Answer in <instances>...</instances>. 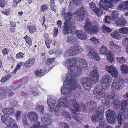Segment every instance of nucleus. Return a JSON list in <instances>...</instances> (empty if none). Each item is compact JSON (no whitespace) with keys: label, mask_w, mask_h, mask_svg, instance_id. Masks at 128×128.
<instances>
[{"label":"nucleus","mask_w":128,"mask_h":128,"mask_svg":"<svg viewBox=\"0 0 128 128\" xmlns=\"http://www.w3.org/2000/svg\"><path fill=\"white\" fill-rule=\"evenodd\" d=\"M77 58L73 57L67 60L65 62V66L68 67V71L71 72V77L68 80H67L66 87L63 86L61 88L62 94L66 96H70L72 91L75 90L76 93L74 95L75 96L79 97L80 96V93L82 92V89L80 84L77 82V76L81 74L82 71L78 68L77 64Z\"/></svg>","instance_id":"1"},{"label":"nucleus","mask_w":128,"mask_h":128,"mask_svg":"<svg viewBox=\"0 0 128 128\" xmlns=\"http://www.w3.org/2000/svg\"><path fill=\"white\" fill-rule=\"evenodd\" d=\"M62 107L65 108H69L73 113L72 115V118L77 122H79L80 118L78 116V115L76 114V112H78L79 108L78 104L77 103L76 101L73 99L68 100H67L66 98L61 97L60 98L59 102L54 109L56 114H57V112L60 110V108Z\"/></svg>","instance_id":"2"},{"label":"nucleus","mask_w":128,"mask_h":128,"mask_svg":"<svg viewBox=\"0 0 128 128\" xmlns=\"http://www.w3.org/2000/svg\"><path fill=\"white\" fill-rule=\"evenodd\" d=\"M126 82L122 79L118 78L114 80L112 83L111 88L112 91L110 92L108 94V97L112 104L117 106L118 99L116 97L114 90H119L124 87Z\"/></svg>","instance_id":"3"},{"label":"nucleus","mask_w":128,"mask_h":128,"mask_svg":"<svg viewBox=\"0 0 128 128\" xmlns=\"http://www.w3.org/2000/svg\"><path fill=\"white\" fill-rule=\"evenodd\" d=\"M99 76L98 70H94L90 73L89 78L87 77L82 78L81 80V83L85 90H89L92 87L93 82L94 83V82H96L98 81Z\"/></svg>","instance_id":"4"},{"label":"nucleus","mask_w":128,"mask_h":128,"mask_svg":"<svg viewBox=\"0 0 128 128\" xmlns=\"http://www.w3.org/2000/svg\"><path fill=\"white\" fill-rule=\"evenodd\" d=\"M64 17L66 19L64 22L63 32L64 34H68L70 32L72 33V30L75 28V21L71 20L72 15L70 12H64L63 14Z\"/></svg>","instance_id":"5"},{"label":"nucleus","mask_w":128,"mask_h":128,"mask_svg":"<svg viewBox=\"0 0 128 128\" xmlns=\"http://www.w3.org/2000/svg\"><path fill=\"white\" fill-rule=\"evenodd\" d=\"M84 28L85 31L90 34H97L100 30L99 25L96 21L86 22Z\"/></svg>","instance_id":"6"},{"label":"nucleus","mask_w":128,"mask_h":128,"mask_svg":"<svg viewBox=\"0 0 128 128\" xmlns=\"http://www.w3.org/2000/svg\"><path fill=\"white\" fill-rule=\"evenodd\" d=\"M120 0H100L99 3V6L101 9L108 10L109 8H111L113 6L112 2L116 3Z\"/></svg>","instance_id":"7"},{"label":"nucleus","mask_w":128,"mask_h":128,"mask_svg":"<svg viewBox=\"0 0 128 128\" xmlns=\"http://www.w3.org/2000/svg\"><path fill=\"white\" fill-rule=\"evenodd\" d=\"M94 94L96 96L98 100H103L102 98H105V91L98 86H96L94 90Z\"/></svg>","instance_id":"8"},{"label":"nucleus","mask_w":128,"mask_h":128,"mask_svg":"<svg viewBox=\"0 0 128 128\" xmlns=\"http://www.w3.org/2000/svg\"><path fill=\"white\" fill-rule=\"evenodd\" d=\"M111 79L110 76L106 74L103 76L100 80L101 86L104 90L107 89L110 86L109 84Z\"/></svg>","instance_id":"9"},{"label":"nucleus","mask_w":128,"mask_h":128,"mask_svg":"<svg viewBox=\"0 0 128 128\" xmlns=\"http://www.w3.org/2000/svg\"><path fill=\"white\" fill-rule=\"evenodd\" d=\"M116 114L113 110L109 109L106 113L107 119L109 123L112 124L115 123L116 122Z\"/></svg>","instance_id":"10"},{"label":"nucleus","mask_w":128,"mask_h":128,"mask_svg":"<svg viewBox=\"0 0 128 128\" xmlns=\"http://www.w3.org/2000/svg\"><path fill=\"white\" fill-rule=\"evenodd\" d=\"M83 49L80 46L75 45L72 46L68 50V54L70 56H74L83 51Z\"/></svg>","instance_id":"11"},{"label":"nucleus","mask_w":128,"mask_h":128,"mask_svg":"<svg viewBox=\"0 0 128 128\" xmlns=\"http://www.w3.org/2000/svg\"><path fill=\"white\" fill-rule=\"evenodd\" d=\"M94 113L92 118V120L95 122H98L101 119H102L103 116L101 114L100 110H96L94 111Z\"/></svg>","instance_id":"12"},{"label":"nucleus","mask_w":128,"mask_h":128,"mask_svg":"<svg viewBox=\"0 0 128 128\" xmlns=\"http://www.w3.org/2000/svg\"><path fill=\"white\" fill-rule=\"evenodd\" d=\"M106 69L113 77L116 78L118 76V72L116 68L113 66H107L106 67Z\"/></svg>","instance_id":"13"},{"label":"nucleus","mask_w":128,"mask_h":128,"mask_svg":"<svg viewBox=\"0 0 128 128\" xmlns=\"http://www.w3.org/2000/svg\"><path fill=\"white\" fill-rule=\"evenodd\" d=\"M77 62L79 64L78 68L81 69H86L88 66V63L86 60L83 58H77Z\"/></svg>","instance_id":"14"},{"label":"nucleus","mask_w":128,"mask_h":128,"mask_svg":"<svg viewBox=\"0 0 128 128\" xmlns=\"http://www.w3.org/2000/svg\"><path fill=\"white\" fill-rule=\"evenodd\" d=\"M88 47L89 51L88 54V56L91 58L94 59L98 61L99 60H100V58L98 54L95 52L91 46H88Z\"/></svg>","instance_id":"15"},{"label":"nucleus","mask_w":128,"mask_h":128,"mask_svg":"<svg viewBox=\"0 0 128 128\" xmlns=\"http://www.w3.org/2000/svg\"><path fill=\"white\" fill-rule=\"evenodd\" d=\"M86 106L88 109L91 112L96 110H99L97 108L96 102L94 101L91 100L88 102L86 103Z\"/></svg>","instance_id":"16"},{"label":"nucleus","mask_w":128,"mask_h":128,"mask_svg":"<svg viewBox=\"0 0 128 128\" xmlns=\"http://www.w3.org/2000/svg\"><path fill=\"white\" fill-rule=\"evenodd\" d=\"M26 116L28 118L30 122H34L36 121L38 119V116L36 112L33 111L28 112Z\"/></svg>","instance_id":"17"},{"label":"nucleus","mask_w":128,"mask_h":128,"mask_svg":"<svg viewBox=\"0 0 128 128\" xmlns=\"http://www.w3.org/2000/svg\"><path fill=\"white\" fill-rule=\"evenodd\" d=\"M89 6L92 10L98 16L102 14L103 11L100 8H96L95 4L93 2H91L89 4Z\"/></svg>","instance_id":"18"},{"label":"nucleus","mask_w":128,"mask_h":128,"mask_svg":"<svg viewBox=\"0 0 128 128\" xmlns=\"http://www.w3.org/2000/svg\"><path fill=\"white\" fill-rule=\"evenodd\" d=\"M75 34L78 38L81 40H86L87 38V35L82 30H76L75 32Z\"/></svg>","instance_id":"19"},{"label":"nucleus","mask_w":128,"mask_h":128,"mask_svg":"<svg viewBox=\"0 0 128 128\" xmlns=\"http://www.w3.org/2000/svg\"><path fill=\"white\" fill-rule=\"evenodd\" d=\"M110 47L114 52H120L121 51V48L118 45L114 44L113 41H111L110 44Z\"/></svg>","instance_id":"20"},{"label":"nucleus","mask_w":128,"mask_h":128,"mask_svg":"<svg viewBox=\"0 0 128 128\" xmlns=\"http://www.w3.org/2000/svg\"><path fill=\"white\" fill-rule=\"evenodd\" d=\"M2 112L4 114L10 116H12L14 114L15 112L14 109L13 108H3Z\"/></svg>","instance_id":"21"},{"label":"nucleus","mask_w":128,"mask_h":128,"mask_svg":"<svg viewBox=\"0 0 128 128\" xmlns=\"http://www.w3.org/2000/svg\"><path fill=\"white\" fill-rule=\"evenodd\" d=\"M115 22V24L117 26L121 27L126 24V20L123 18H118Z\"/></svg>","instance_id":"22"},{"label":"nucleus","mask_w":128,"mask_h":128,"mask_svg":"<svg viewBox=\"0 0 128 128\" xmlns=\"http://www.w3.org/2000/svg\"><path fill=\"white\" fill-rule=\"evenodd\" d=\"M86 11L84 10V8H81L78 12L77 13L78 16L77 18L78 20L79 21L82 20H84V18L85 13Z\"/></svg>","instance_id":"23"},{"label":"nucleus","mask_w":128,"mask_h":128,"mask_svg":"<svg viewBox=\"0 0 128 128\" xmlns=\"http://www.w3.org/2000/svg\"><path fill=\"white\" fill-rule=\"evenodd\" d=\"M46 71L45 69H38L36 70L34 72V73L37 77H41L45 75Z\"/></svg>","instance_id":"24"},{"label":"nucleus","mask_w":128,"mask_h":128,"mask_svg":"<svg viewBox=\"0 0 128 128\" xmlns=\"http://www.w3.org/2000/svg\"><path fill=\"white\" fill-rule=\"evenodd\" d=\"M118 8L120 10H128V1L122 2V4L118 5Z\"/></svg>","instance_id":"25"},{"label":"nucleus","mask_w":128,"mask_h":128,"mask_svg":"<svg viewBox=\"0 0 128 128\" xmlns=\"http://www.w3.org/2000/svg\"><path fill=\"white\" fill-rule=\"evenodd\" d=\"M35 62V59L33 58H31L28 60L24 64V65L27 68L29 67L32 66Z\"/></svg>","instance_id":"26"},{"label":"nucleus","mask_w":128,"mask_h":128,"mask_svg":"<svg viewBox=\"0 0 128 128\" xmlns=\"http://www.w3.org/2000/svg\"><path fill=\"white\" fill-rule=\"evenodd\" d=\"M52 98H49L47 99V103L49 107V110L52 112L54 111V108L55 107V104L54 103L51 102Z\"/></svg>","instance_id":"27"},{"label":"nucleus","mask_w":128,"mask_h":128,"mask_svg":"<svg viewBox=\"0 0 128 128\" xmlns=\"http://www.w3.org/2000/svg\"><path fill=\"white\" fill-rule=\"evenodd\" d=\"M26 80L25 79L23 78L22 79L20 82L14 84L13 85V88L15 90L18 89L23 85L26 82Z\"/></svg>","instance_id":"28"},{"label":"nucleus","mask_w":128,"mask_h":128,"mask_svg":"<svg viewBox=\"0 0 128 128\" xmlns=\"http://www.w3.org/2000/svg\"><path fill=\"white\" fill-rule=\"evenodd\" d=\"M120 34L119 31L115 30L111 33L110 35L112 38L119 40L121 38Z\"/></svg>","instance_id":"29"},{"label":"nucleus","mask_w":128,"mask_h":128,"mask_svg":"<svg viewBox=\"0 0 128 128\" xmlns=\"http://www.w3.org/2000/svg\"><path fill=\"white\" fill-rule=\"evenodd\" d=\"M106 55L107 56V60L109 62L111 63L114 61V58L113 57L114 54L112 53L111 51H108L107 55Z\"/></svg>","instance_id":"30"},{"label":"nucleus","mask_w":128,"mask_h":128,"mask_svg":"<svg viewBox=\"0 0 128 128\" xmlns=\"http://www.w3.org/2000/svg\"><path fill=\"white\" fill-rule=\"evenodd\" d=\"M29 33L32 34L36 32V26L34 24L30 25L27 27Z\"/></svg>","instance_id":"31"},{"label":"nucleus","mask_w":128,"mask_h":128,"mask_svg":"<svg viewBox=\"0 0 128 128\" xmlns=\"http://www.w3.org/2000/svg\"><path fill=\"white\" fill-rule=\"evenodd\" d=\"M42 120L43 122L48 125L50 126L51 124V120L49 118H46L44 116H44H42Z\"/></svg>","instance_id":"32"},{"label":"nucleus","mask_w":128,"mask_h":128,"mask_svg":"<svg viewBox=\"0 0 128 128\" xmlns=\"http://www.w3.org/2000/svg\"><path fill=\"white\" fill-rule=\"evenodd\" d=\"M120 70L122 71V72L125 74H127L128 73V66H126V65H124L122 64L121 66Z\"/></svg>","instance_id":"33"},{"label":"nucleus","mask_w":128,"mask_h":128,"mask_svg":"<svg viewBox=\"0 0 128 128\" xmlns=\"http://www.w3.org/2000/svg\"><path fill=\"white\" fill-rule=\"evenodd\" d=\"M23 38L28 45L30 46L32 45V40L31 38L28 36L26 35V36L24 37Z\"/></svg>","instance_id":"34"},{"label":"nucleus","mask_w":128,"mask_h":128,"mask_svg":"<svg viewBox=\"0 0 128 128\" xmlns=\"http://www.w3.org/2000/svg\"><path fill=\"white\" fill-rule=\"evenodd\" d=\"M107 48L104 46H102L100 48V52L102 54L105 55L108 54Z\"/></svg>","instance_id":"35"},{"label":"nucleus","mask_w":128,"mask_h":128,"mask_svg":"<svg viewBox=\"0 0 128 128\" xmlns=\"http://www.w3.org/2000/svg\"><path fill=\"white\" fill-rule=\"evenodd\" d=\"M50 6L51 9L55 12H56V6L54 0H50Z\"/></svg>","instance_id":"36"},{"label":"nucleus","mask_w":128,"mask_h":128,"mask_svg":"<svg viewBox=\"0 0 128 128\" xmlns=\"http://www.w3.org/2000/svg\"><path fill=\"white\" fill-rule=\"evenodd\" d=\"M67 42L70 44H74L76 42V39L73 36H69L68 37Z\"/></svg>","instance_id":"37"},{"label":"nucleus","mask_w":128,"mask_h":128,"mask_svg":"<svg viewBox=\"0 0 128 128\" xmlns=\"http://www.w3.org/2000/svg\"><path fill=\"white\" fill-rule=\"evenodd\" d=\"M11 77L10 74H7L2 77L0 80V82L2 83L6 82Z\"/></svg>","instance_id":"38"},{"label":"nucleus","mask_w":128,"mask_h":128,"mask_svg":"<svg viewBox=\"0 0 128 128\" xmlns=\"http://www.w3.org/2000/svg\"><path fill=\"white\" fill-rule=\"evenodd\" d=\"M102 30L104 32L110 33L112 31L111 29L106 26L105 24L103 25Z\"/></svg>","instance_id":"39"},{"label":"nucleus","mask_w":128,"mask_h":128,"mask_svg":"<svg viewBox=\"0 0 128 128\" xmlns=\"http://www.w3.org/2000/svg\"><path fill=\"white\" fill-rule=\"evenodd\" d=\"M112 17L113 20H115L118 16V12L116 10L113 11L112 12Z\"/></svg>","instance_id":"40"},{"label":"nucleus","mask_w":128,"mask_h":128,"mask_svg":"<svg viewBox=\"0 0 128 128\" xmlns=\"http://www.w3.org/2000/svg\"><path fill=\"white\" fill-rule=\"evenodd\" d=\"M116 60L117 62L122 64L125 63L126 61V58L123 56H122L121 57H117Z\"/></svg>","instance_id":"41"},{"label":"nucleus","mask_w":128,"mask_h":128,"mask_svg":"<svg viewBox=\"0 0 128 128\" xmlns=\"http://www.w3.org/2000/svg\"><path fill=\"white\" fill-rule=\"evenodd\" d=\"M36 109L42 114H43L44 112V108L42 105H37L36 106Z\"/></svg>","instance_id":"42"},{"label":"nucleus","mask_w":128,"mask_h":128,"mask_svg":"<svg viewBox=\"0 0 128 128\" xmlns=\"http://www.w3.org/2000/svg\"><path fill=\"white\" fill-rule=\"evenodd\" d=\"M58 126L59 128H70V126L68 124L63 122L59 123Z\"/></svg>","instance_id":"43"},{"label":"nucleus","mask_w":128,"mask_h":128,"mask_svg":"<svg viewBox=\"0 0 128 128\" xmlns=\"http://www.w3.org/2000/svg\"><path fill=\"white\" fill-rule=\"evenodd\" d=\"M8 117L5 115L1 116V120L2 122L5 124H6L8 122Z\"/></svg>","instance_id":"44"},{"label":"nucleus","mask_w":128,"mask_h":128,"mask_svg":"<svg viewBox=\"0 0 128 128\" xmlns=\"http://www.w3.org/2000/svg\"><path fill=\"white\" fill-rule=\"evenodd\" d=\"M90 42H92L96 45L98 44L100 42L99 40L94 37L90 38Z\"/></svg>","instance_id":"45"},{"label":"nucleus","mask_w":128,"mask_h":128,"mask_svg":"<svg viewBox=\"0 0 128 128\" xmlns=\"http://www.w3.org/2000/svg\"><path fill=\"white\" fill-rule=\"evenodd\" d=\"M120 33L126 34L128 32V28L127 27H122L119 30Z\"/></svg>","instance_id":"46"},{"label":"nucleus","mask_w":128,"mask_h":128,"mask_svg":"<svg viewBox=\"0 0 128 128\" xmlns=\"http://www.w3.org/2000/svg\"><path fill=\"white\" fill-rule=\"evenodd\" d=\"M55 60L54 58H49L46 60L45 63L46 64L50 65Z\"/></svg>","instance_id":"47"},{"label":"nucleus","mask_w":128,"mask_h":128,"mask_svg":"<svg viewBox=\"0 0 128 128\" xmlns=\"http://www.w3.org/2000/svg\"><path fill=\"white\" fill-rule=\"evenodd\" d=\"M48 9V6L46 4H42L40 7V10L41 12L46 11Z\"/></svg>","instance_id":"48"},{"label":"nucleus","mask_w":128,"mask_h":128,"mask_svg":"<svg viewBox=\"0 0 128 128\" xmlns=\"http://www.w3.org/2000/svg\"><path fill=\"white\" fill-rule=\"evenodd\" d=\"M102 119H101L100 121L99 124L100 126L102 128H104L106 126V123L105 122L104 120L103 117Z\"/></svg>","instance_id":"49"},{"label":"nucleus","mask_w":128,"mask_h":128,"mask_svg":"<svg viewBox=\"0 0 128 128\" xmlns=\"http://www.w3.org/2000/svg\"><path fill=\"white\" fill-rule=\"evenodd\" d=\"M52 42V40L51 39H50L47 38L45 40V44L48 48H50V45L51 44Z\"/></svg>","instance_id":"50"},{"label":"nucleus","mask_w":128,"mask_h":128,"mask_svg":"<svg viewBox=\"0 0 128 128\" xmlns=\"http://www.w3.org/2000/svg\"><path fill=\"white\" fill-rule=\"evenodd\" d=\"M32 94L34 96H37L39 94V92L36 87L33 88L32 90Z\"/></svg>","instance_id":"51"},{"label":"nucleus","mask_w":128,"mask_h":128,"mask_svg":"<svg viewBox=\"0 0 128 128\" xmlns=\"http://www.w3.org/2000/svg\"><path fill=\"white\" fill-rule=\"evenodd\" d=\"M110 102H109L108 101L105 100V101L103 103V106L104 108H107L110 106Z\"/></svg>","instance_id":"52"},{"label":"nucleus","mask_w":128,"mask_h":128,"mask_svg":"<svg viewBox=\"0 0 128 128\" xmlns=\"http://www.w3.org/2000/svg\"><path fill=\"white\" fill-rule=\"evenodd\" d=\"M24 53L22 52H19L17 53L16 56V58L17 59H20L23 58L24 57Z\"/></svg>","instance_id":"53"},{"label":"nucleus","mask_w":128,"mask_h":128,"mask_svg":"<svg viewBox=\"0 0 128 128\" xmlns=\"http://www.w3.org/2000/svg\"><path fill=\"white\" fill-rule=\"evenodd\" d=\"M22 122L23 124L26 126H28L29 124L28 123L26 116H25L24 118H22Z\"/></svg>","instance_id":"54"},{"label":"nucleus","mask_w":128,"mask_h":128,"mask_svg":"<svg viewBox=\"0 0 128 128\" xmlns=\"http://www.w3.org/2000/svg\"><path fill=\"white\" fill-rule=\"evenodd\" d=\"M64 117L66 119L69 120L71 118V116L70 114L68 112H64Z\"/></svg>","instance_id":"55"},{"label":"nucleus","mask_w":128,"mask_h":128,"mask_svg":"<svg viewBox=\"0 0 128 128\" xmlns=\"http://www.w3.org/2000/svg\"><path fill=\"white\" fill-rule=\"evenodd\" d=\"M21 112L20 111L16 112L15 114V116L17 120H20L21 117Z\"/></svg>","instance_id":"56"},{"label":"nucleus","mask_w":128,"mask_h":128,"mask_svg":"<svg viewBox=\"0 0 128 128\" xmlns=\"http://www.w3.org/2000/svg\"><path fill=\"white\" fill-rule=\"evenodd\" d=\"M122 43L124 46L128 47V38H124L123 39Z\"/></svg>","instance_id":"57"},{"label":"nucleus","mask_w":128,"mask_h":128,"mask_svg":"<svg viewBox=\"0 0 128 128\" xmlns=\"http://www.w3.org/2000/svg\"><path fill=\"white\" fill-rule=\"evenodd\" d=\"M111 18L110 16H106L105 18L106 23L109 24L110 22Z\"/></svg>","instance_id":"58"},{"label":"nucleus","mask_w":128,"mask_h":128,"mask_svg":"<svg viewBox=\"0 0 128 128\" xmlns=\"http://www.w3.org/2000/svg\"><path fill=\"white\" fill-rule=\"evenodd\" d=\"M21 96H22L24 98H26L28 97V93L25 92H22L20 94Z\"/></svg>","instance_id":"59"},{"label":"nucleus","mask_w":128,"mask_h":128,"mask_svg":"<svg viewBox=\"0 0 128 128\" xmlns=\"http://www.w3.org/2000/svg\"><path fill=\"white\" fill-rule=\"evenodd\" d=\"M40 123L38 122L35 124H33L30 128H38L40 126Z\"/></svg>","instance_id":"60"},{"label":"nucleus","mask_w":128,"mask_h":128,"mask_svg":"<svg viewBox=\"0 0 128 128\" xmlns=\"http://www.w3.org/2000/svg\"><path fill=\"white\" fill-rule=\"evenodd\" d=\"M54 36H57L58 32V28L56 27H54Z\"/></svg>","instance_id":"61"},{"label":"nucleus","mask_w":128,"mask_h":128,"mask_svg":"<svg viewBox=\"0 0 128 128\" xmlns=\"http://www.w3.org/2000/svg\"><path fill=\"white\" fill-rule=\"evenodd\" d=\"M2 12L6 15H9L10 14V10H6L4 11H2Z\"/></svg>","instance_id":"62"},{"label":"nucleus","mask_w":128,"mask_h":128,"mask_svg":"<svg viewBox=\"0 0 128 128\" xmlns=\"http://www.w3.org/2000/svg\"><path fill=\"white\" fill-rule=\"evenodd\" d=\"M5 5V0H0V6L3 8Z\"/></svg>","instance_id":"63"},{"label":"nucleus","mask_w":128,"mask_h":128,"mask_svg":"<svg viewBox=\"0 0 128 128\" xmlns=\"http://www.w3.org/2000/svg\"><path fill=\"white\" fill-rule=\"evenodd\" d=\"M21 0H14L13 1L14 6V7L17 6V4L19 3Z\"/></svg>","instance_id":"64"}]
</instances>
